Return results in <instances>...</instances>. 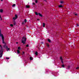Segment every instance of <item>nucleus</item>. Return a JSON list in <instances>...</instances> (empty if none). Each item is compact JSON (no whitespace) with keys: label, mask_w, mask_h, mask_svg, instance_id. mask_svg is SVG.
Listing matches in <instances>:
<instances>
[{"label":"nucleus","mask_w":79,"mask_h":79,"mask_svg":"<svg viewBox=\"0 0 79 79\" xmlns=\"http://www.w3.org/2000/svg\"><path fill=\"white\" fill-rule=\"evenodd\" d=\"M22 24L23 25L24 24H25V23H24V22H23L22 23Z\"/></svg>","instance_id":"nucleus-23"},{"label":"nucleus","mask_w":79,"mask_h":79,"mask_svg":"<svg viewBox=\"0 0 79 79\" xmlns=\"http://www.w3.org/2000/svg\"><path fill=\"white\" fill-rule=\"evenodd\" d=\"M75 16H77V14H75Z\"/></svg>","instance_id":"nucleus-30"},{"label":"nucleus","mask_w":79,"mask_h":79,"mask_svg":"<svg viewBox=\"0 0 79 79\" xmlns=\"http://www.w3.org/2000/svg\"><path fill=\"white\" fill-rule=\"evenodd\" d=\"M79 67H78L76 68V69H79Z\"/></svg>","instance_id":"nucleus-35"},{"label":"nucleus","mask_w":79,"mask_h":79,"mask_svg":"<svg viewBox=\"0 0 79 79\" xmlns=\"http://www.w3.org/2000/svg\"><path fill=\"white\" fill-rule=\"evenodd\" d=\"M16 6V4H13L12 5L13 7H14V6Z\"/></svg>","instance_id":"nucleus-21"},{"label":"nucleus","mask_w":79,"mask_h":79,"mask_svg":"<svg viewBox=\"0 0 79 79\" xmlns=\"http://www.w3.org/2000/svg\"><path fill=\"white\" fill-rule=\"evenodd\" d=\"M20 48H21L20 47H18V49L19 50H20Z\"/></svg>","instance_id":"nucleus-28"},{"label":"nucleus","mask_w":79,"mask_h":79,"mask_svg":"<svg viewBox=\"0 0 79 79\" xmlns=\"http://www.w3.org/2000/svg\"><path fill=\"white\" fill-rule=\"evenodd\" d=\"M45 1V2H47V1H46V0H44Z\"/></svg>","instance_id":"nucleus-41"},{"label":"nucleus","mask_w":79,"mask_h":79,"mask_svg":"<svg viewBox=\"0 0 79 79\" xmlns=\"http://www.w3.org/2000/svg\"><path fill=\"white\" fill-rule=\"evenodd\" d=\"M35 2L36 3H38V0H35Z\"/></svg>","instance_id":"nucleus-15"},{"label":"nucleus","mask_w":79,"mask_h":79,"mask_svg":"<svg viewBox=\"0 0 79 79\" xmlns=\"http://www.w3.org/2000/svg\"><path fill=\"white\" fill-rule=\"evenodd\" d=\"M63 6L61 5H59V6H58L59 8H62V7H63Z\"/></svg>","instance_id":"nucleus-5"},{"label":"nucleus","mask_w":79,"mask_h":79,"mask_svg":"<svg viewBox=\"0 0 79 79\" xmlns=\"http://www.w3.org/2000/svg\"><path fill=\"white\" fill-rule=\"evenodd\" d=\"M33 4L34 5H35V3H33Z\"/></svg>","instance_id":"nucleus-31"},{"label":"nucleus","mask_w":79,"mask_h":79,"mask_svg":"<svg viewBox=\"0 0 79 79\" xmlns=\"http://www.w3.org/2000/svg\"><path fill=\"white\" fill-rule=\"evenodd\" d=\"M48 42H49V43H50V42H51V40H50V39H48Z\"/></svg>","instance_id":"nucleus-11"},{"label":"nucleus","mask_w":79,"mask_h":79,"mask_svg":"<svg viewBox=\"0 0 79 79\" xmlns=\"http://www.w3.org/2000/svg\"><path fill=\"white\" fill-rule=\"evenodd\" d=\"M61 60V62H62V64H63V60Z\"/></svg>","instance_id":"nucleus-26"},{"label":"nucleus","mask_w":79,"mask_h":79,"mask_svg":"<svg viewBox=\"0 0 79 79\" xmlns=\"http://www.w3.org/2000/svg\"><path fill=\"white\" fill-rule=\"evenodd\" d=\"M24 22L25 23H26L27 22V20L26 19H25L24 20Z\"/></svg>","instance_id":"nucleus-18"},{"label":"nucleus","mask_w":79,"mask_h":79,"mask_svg":"<svg viewBox=\"0 0 79 79\" xmlns=\"http://www.w3.org/2000/svg\"><path fill=\"white\" fill-rule=\"evenodd\" d=\"M35 14L36 15V16L39 15V14H38V13L36 12H35Z\"/></svg>","instance_id":"nucleus-10"},{"label":"nucleus","mask_w":79,"mask_h":79,"mask_svg":"<svg viewBox=\"0 0 79 79\" xmlns=\"http://www.w3.org/2000/svg\"><path fill=\"white\" fill-rule=\"evenodd\" d=\"M3 9H0V13H3Z\"/></svg>","instance_id":"nucleus-8"},{"label":"nucleus","mask_w":79,"mask_h":79,"mask_svg":"<svg viewBox=\"0 0 79 79\" xmlns=\"http://www.w3.org/2000/svg\"><path fill=\"white\" fill-rule=\"evenodd\" d=\"M10 26L11 27H13V24H11Z\"/></svg>","instance_id":"nucleus-24"},{"label":"nucleus","mask_w":79,"mask_h":79,"mask_svg":"<svg viewBox=\"0 0 79 79\" xmlns=\"http://www.w3.org/2000/svg\"><path fill=\"white\" fill-rule=\"evenodd\" d=\"M1 18V20H2V17H1V18Z\"/></svg>","instance_id":"nucleus-36"},{"label":"nucleus","mask_w":79,"mask_h":79,"mask_svg":"<svg viewBox=\"0 0 79 79\" xmlns=\"http://www.w3.org/2000/svg\"><path fill=\"white\" fill-rule=\"evenodd\" d=\"M1 1H2H2H3V0H1Z\"/></svg>","instance_id":"nucleus-40"},{"label":"nucleus","mask_w":79,"mask_h":79,"mask_svg":"<svg viewBox=\"0 0 79 79\" xmlns=\"http://www.w3.org/2000/svg\"><path fill=\"white\" fill-rule=\"evenodd\" d=\"M64 3V2L61 1H60V3Z\"/></svg>","instance_id":"nucleus-27"},{"label":"nucleus","mask_w":79,"mask_h":79,"mask_svg":"<svg viewBox=\"0 0 79 79\" xmlns=\"http://www.w3.org/2000/svg\"><path fill=\"white\" fill-rule=\"evenodd\" d=\"M15 17H14L12 19V21H13V22H14V25H16V22H15V21L16 20V19L18 18V16L17 15H15Z\"/></svg>","instance_id":"nucleus-3"},{"label":"nucleus","mask_w":79,"mask_h":79,"mask_svg":"<svg viewBox=\"0 0 79 79\" xmlns=\"http://www.w3.org/2000/svg\"><path fill=\"white\" fill-rule=\"evenodd\" d=\"M35 54L36 56L38 55V52H36L35 53Z\"/></svg>","instance_id":"nucleus-14"},{"label":"nucleus","mask_w":79,"mask_h":79,"mask_svg":"<svg viewBox=\"0 0 79 79\" xmlns=\"http://www.w3.org/2000/svg\"><path fill=\"white\" fill-rule=\"evenodd\" d=\"M60 60H63V57H62V56H60Z\"/></svg>","instance_id":"nucleus-20"},{"label":"nucleus","mask_w":79,"mask_h":79,"mask_svg":"<svg viewBox=\"0 0 79 79\" xmlns=\"http://www.w3.org/2000/svg\"><path fill=\"white\" fill-rule=\"evenodd\" d=\"M45 23H43V27H45Z\"/></svg>","instance_id":"nucleus-16"},{"label":"nucleus","mask_w":79,"mask_h":79,"mask_svg":"<svg viewBox=\"0 0 79 79\" xmlns=\"http://www.w3.org/2000/svg\"><path fill=\"white\" fill-rule=\"evenodd\" d=\"M26 8H30V6H29L26 5Z\"/></svg>","instance_id":"nucleus-6"},{"label":"nucleus","mask_w":79,"mask_h":79,"mask_svg":"<svg viewBox=\"0 0 79 79\" xmlns=\"http://www.w3.org/2000/svg\"><path fill=\"white\" fill-rule=\"evenodd\" d=\"M2 18V17H1V15H0V18Z\"/></svg>","instance_id":"nucleus-37"},{"label":"nucleus","mask_w":79,"mask_h":79,"mask_svg":"<svg viewBox=\"0 0 79 79\" xmlns=\"http://www.w3.org/2000/svg\"><path fill=\"white\" fill-rule=\"evenodd\" d=\"M17 53L19 54V53H20V51H19V50H17Z\"/></svg>","instance_id":"nucleus-13"},{"label":"nucleus","mask_w":79,"mask_h":79,"mask_svg":"<svg viewBox=\"0 0 79 79\" xmlns=\"http://www.w3.org/2000/svg\"><path fill=\"white\" fill-rule=\"evenodd\" d=\"M77 27H78V26H79V24H77Z\"/></svg>","instance_id":"nucleus-33"},{"label":"nucleus","mask_w":79,"mask_h":79,"mask_svg":"<svg viewBox=\"0 0 79 79\" xmlns=\"http://www.w3.org/2000/svg\"><path fill=\"white\" fill-rule=\"evenodd\" d=\"M30 60H33V58L32 57H30Z\"/></svg>","instance_id":"nucleus-22"},{"label":"nucleus","mask_w":79,"mask_h":79,"mask_svg":"<svg viewBox=\"0 0 79 79\" xmlns=\"http://www.w3.org/2000/svg\"><path fill=\"white\" fill-rule=\"evenodd\" d=\"M24 61H26V60H24Z\"/></svg>","instance_id":"nucleus-38"},{"label":"nucleus","mask_w":79,"mask_h":79,"mask_svg":"<svg viewBox=\"0 0 79 79\" xmlns=\"http://www.w3.org/2000/svg\"><path fill=\"white\" fill-rule=\"evenodd\" d=\"M38 15H39L41 17H42V15L41 14L39 13H38Z\"/></svg>","instance_id":"nucleus-7"},{"label":"nucleus","mask_w":79,"mask_h":79,"mask_svg":"<svg viewBox=\"0 0 79 79\" xmlns=\"http://www.w3.org/2000/svg\"><path fill=\"white\" fill-rule=\"evenodd\" d=\"M26 47H29V44H27L26 45Z\"/></svg>","instance_id":"nucleus-25"},{"label":"nucleus","mask_w":79,"mask_h":79,"mask_svg":"<svg viewBox=\"0 0 79 79\" xmlns=\"http://www.w3.org/2000/svg\"><path fill=\"white\" fill-rule=\"evenodd\" d=\"M37 20H38V21H40V19H37Z\"/></svg>","instance_id":"nucleus-34"},{"label":"nucleus","mask_w":79,"mask_h":79,"mask_svg":"<svg viewBox=\"0 0 79 79\" xmlns=\"http://www.w3.org/2000/svg\"><path fill=\"white\" fill-rule=\"evenodd\" d=\"M3 55V48L0 45V58H2Z\"/></svg>","instance_id":"nucleus-2"},{"label":"nucleus","mask_w":79,"mask_h":79,"mask_svg":"<svg viewBox=\"0 0 79 79\" xmlns=\"http://www.w3.org/2000/svg\"><path fill=\"white\" fill-rule=\"evenodd\" d=\"M46 46L47 47H49V44H48V43H46Z\"/></svg>","instance_id":"nucleus-12"},{"label":"nucleus","mask_w":79,"mask_h":79,"mask_svg":"<svg viewBox=\"0 0 79 79\" xmlns=\"http://www.w3.org/2000/svg\"><path fill=\"white\" fill-rule=\"evenodd\" d=\"M62 68H64V64H63L62 65Z\"/></svg>","instance_id":"nucleus-19"},{"label":"nucleus","mask_w":79,"mask_h":79,"mask_svg":"<svg viewBox=\"0 0 79 79\" xmlns=\"http://www.w3.org/2000/svg\"><path fill=\"white\" fill-rule=\"evenodd\" d=\"M6 59L9 60V59H10V58H9V57H6Z\"/></svg>","instance_id":"nucleus-29"},{"label":"nucleus","mask_w":79,"mask_h":79,"mask_svg":"<svg viewBox=\"0 0 79 79\" xmlns=\"http://www.w3.org/2000/svg\"><path fill=\"white\" fill-rule=\"evenodd\" d=\"M6 49L7 52H8V51H9V50H10V48H8V47H7V48H6Z\"/></svg>","instance_id":"nucleus-9"},{"label":"nucleus","mask_w":79,"mask_h":79,"mask_svg":"<svg viewBox=\"0 0 79 79\" xmlns=\"http://www.w3.org/2000/svg\"><path fill=\"white\" fill-rule=\"evenodd\" d=\"M18 42H16V44H18Z\"/></svg>","instance_id":"nucleus-39"},{"label":"nucleus","mask_w":79,"mask_h":79,"mask_svg":"<svg viewBox=\"0 0 79 79\" xmlns=\"http://www.w3.org/2000/svg\"><path fill=\"white\" fill-rule=\"evenodd\" d=\"M22 54L23 55H24V52H23L22 53Z\"/></svg>","instance_id":"nucleus-32"},{"label":"nucleus","mask_w":79,"mask_h":79,"mask_svg":"<svg viewBox=\"0 0 79 79\" xmlns=\"http://www.w3.org/2000/svg\"><path fill=\"white\" fill-rule=\"evenodd\" d=\"M26 41V37H23L22 40V43L23 44H25V42Z\"/></svg>","instance_id":"nucleus-4"},{"label":"nucleus","mask_w":79,"mask_h":79,"mask_svg":"<svg viewBox=\"0 0 79 79\" xmlns=\"http://www.w3.org/2000/svg\"><path fill=\"white\" fill-rule=\"evenodd\" d=\"M0 37H2V42L3 44H4V45L3 46V47L4 48H8V46H7L6 45V42H5V40L4 39V36H3V35L2 34V31H1V29L0 28Z\"/></svg>","instance_id":"nucleus-1"},{"label":"nucleus","mask_w":79,"mask_h":79,"mask_svg":"<svg viewBox=\"0 0 79 79\" xmlns=\"http://www.w3.org/2000/svg\"><path fill=\"white\" fill-rule=\"evenodd\" d=\"M70 68H71V66H69L68 67L67 69H70Z\"/></svg>","instance_id":"nucleus-17"}]
</instances>
